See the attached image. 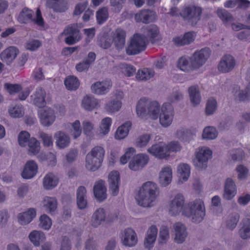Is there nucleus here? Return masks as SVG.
<instances>
[{"instance_id": "1", "label": "nucleus", "mask_w": 250, "mask_h": 250, "mask_svg": "<svg viewBox=\"0 0 250 250\" xmlns=\"http://www.w3.org/2000/svg\"><path fill=\"white\" fill-rule=\"evenodd\" d=\"M185 198L181 194H177L171 200L169 207V213L177 215L182 211V214L189 218L193 223L202 222L206 215V208L203 201L196 199L188 204L184 208Z\"/></svg>"}, {"instance_id": "2", "label": "nucleus", "mask_w": 250, "mask_h": 250, "mask_svg": "<svg viewBox=\"0 0 250 250\" xmlns=\"http://www.w3.org/2000/svg\"><path fill=\"white\" fill-rule=\"evenodd\" d=\"M159 194V188L155 183L147 182L144 183L136 196L138 204L143 207L154 206Z\"/></svg>"}, {"instance_id": "3", "label": "nucleus", "mask_w": 250, "mask_h": 250, "mask_svg": "<svg viewBox=\"0 0 250 250\" xmlns=\"http://www.w3.org/2000/svg\"><path fill=\"white\" fill-rule=\"evenodd\" d=\"M136 113L142 118L148 116L151 119L156 120L159 117L160 104L156 101L142 98L137 104Z\"/></svg>"}, {"instance_id": "4", "label": "nucleus", "mask_w": 250, "mask_h": 250, "mask_svg": "<svg viewBox=\"0 0 250 250\" xmlns=\"http://www.w3.org/2000/svg\"><path fill=\"white\" fill-rule=\"evenodd\" d=\"M146 46V39L144 35L135 34L125 49L128 55H135L144 51Z\"/></svg>"}, {"instance_id": "5", "label": "nucleus", "mask_w": 250, "mask_h": 250, "mask_svg": "<svg viewBox=\"0 0 250 250\" xmlns=\"http://www.w3.org/2000/svg\"><path fill=\"white\" fill-rule=\"evenodd\" d=\"M202 8L195 6H189L184 8L180 13V16L192 26L197 25L201 20Z\"/></svg>"}, {"instance_id": "6", "label": "nucleus", "mask_w": 250, "mask_h": 250, "mask_svg": "<svg viewBox=\"0 0 250 250\" xmlns=\"http://www.w3.org/2000/svg\"><path fill=\"white\" fill-rule=\"evenodd\" d=\"M210 53L211 51L208 47L195 51L189 58L192 68L197 69L202 66L209 58Z\"/></svg>"}, {"instance_id": "7", "label": "nucleus", "mask_w": 250, "mask_h": 250, "mask_svg": "<svg viewBox=\"0 0 250 250\" xmlns=\"http://www.w3.org/2000/svg\"><path fill=\"white\" fill-rule=\"evenodd\" d=\"M33 14L34 12L32 10L25 7L20 13L18 20L20 22L23 23H27L32 21L39 26H43L44 21L40 10L39 9L37 10L36 17L35 19H33Z\"/></svg>"}, {"instance_id": "8", "label": "nucleus", "mask_w": 250, "mask_h": 250, "mask_svg": "<svg viewBox=\"0 0 250 250\" xmlns=\"http://www.w3.org/2000/svg\"><path fill=\"white\" fill-rule=\"evenodd\" d=\"M212 151L207 147L199 148L196 153V157L193 163L199 170L206 169L208 167V161L211 158Z\"/></svg>"}, {"instance_id": "9", "label": "nucleus", "mask_w": 250, "mask_h": 250, "mask_svg": "<svg viewBox=\"0 0 250 250\" xmlns=\"http://www.w3.org/2000/svg\"><path fill=\"white\" fill-rule=\"evenodd\" d=\"M174 116V109L171 104L165 103L161 109V113H159V121L161 125L164 127H167L171 124Z\"/></svg>"}, {"instance_id": "10", "label": "nucleus", "mask_w": 250, "mask_h": 250, "mask_svg": "<svg viewBox=\"0 0 250 250\" xmlns=\"http://www.w3.org/2000/svg\"><path fill=\"white\" fill-rule=\"evenodd\" d=\"M62 35L67 36L65 42L68 45H73L81 39L79 30L74 25H71L66 28Z\"/></svg>"}, {"instance_id": "11", "label": "nucleus", "mask_w": 250, "mask_h": 250, "mask_svg": "<svg viewBox=\"0 0 250 250\" xmlns=\"http://www.w3.org/2000/svg\"><path fill=\"white\" fill-rule=\"evenodd\" d=\"M121 238L123 244L129 247H134L138 241L135 231L130 228L126 229L121 232Z\"/></svg>"}, {"instance_id": "12", "label": "nucleus", "mask_w": 250, "mask_h": 250, "mask_svg": "<svg viewBox=\"0 0 250 250\" xmlns=\"http://www.w3.org/2000/svg\"><path fill=\"white\" fill-rule=\"evenodd\" d=\"M149 157L146 154H139L134 156L129 163L130 169L137 171L142 169L146 165Z\"/></svg>"}, {"instance_id": "13", "label": "nucleus", "mask_w": 250, "mask_h": 250, "mask_svg": "<svg viewBox=\"0 0 250 250\" xmlns=\"http://www.w3.org/2000/svg\"><path fill=\"white\" fill-rule=\"evenodd\" d=\"M235 64L236 61L234 58L230 55H226L222 58L218 68L220 72L228 73L234 69Z\"/></svg>"}, {"instance_id": "14", "label": "nucleus", "mask_w": 250, "mask_h": 250, "mask_svg": "<svg viewBox=\"0 0 250 250\" xmlns=\"http://www.w3.org/2000/svg\"><path fill=\"white\" fill-rule=\"evenodd\" d=\"M19 50L14 46H10L4 50L0 54V60L7 65L13 62L19 54Z\"/></svg>"}, {"instance_id": "15", "label": "nucleus", "mask_w": 250, "mask_h": 250, "mask_svg": "<svg viewBox=\"0 0 250 250\" xmlns=\"http://www.w3.org/2000/svg\"><path fill=\"white\" fill-rule=\"evenodd\" d=\"M40 117L41 124L45 126L51 125L55 120L54 111L50 108H45L40 111Z\"/></svg>"}, {"instance_id": "16", "label": "nucleus", "mask_w": 250, "mask_h": 250, "mask_svg": "<svg viewBox=\"0 0 250 250\" xmlns=\"http://www.w3.org/2000/svg\"><path fill=\"white\" fill-rule=\"evenodd\" d=\"M120 174L117 171L111 172L108 175L109 188L113 196H116L119 192Z\"/></svg>"}, {"instance_id": "17", "label": "nucleus", "mask_w": 250, "mask_h": 250, "mask_svg": "<svg viewBox=\"0 0 250 250\" xmlns=\"http://www.w3.org/2000/svg\"><path fill=\"white\" fill-rule=\"evenodd\" d=\"M38 165L33 160H29L25 164L21 176L23 179H29L33 178L37 173Z\"/></svg>"}, {"instance_id": "18", "label": "nucleus", "mask_w": 250, "mask_h": 250, "mask_svg": "<svg viewBox=\"0 0 250 250\" xmlns=\"http://www.w3.org/2000/svg\"><path fill=\"white\" fill-rule=\"evenodd\" d=\"M93 189L94 196L97 201L103 202L106 199V188L104 181L99 180L96 182Z\"/></svg>"}, {"instance_id": "19", "label": "nucleus", "mask_w": 250, "mask_h": 250, "mask_svg": "<svg viewBox=\"0 0 250 250\" xmlns=\"http://www.w3.org/2000/svg\"><path fill=\"white\" fill-rule=\"evenodd\" d=\"M175 231L174 241L177 244L183 243L188 236V232L184 225L180 222H177L173 225Z\"/></svg>"}, {"instance_id": "20", "label": "nucleus", "mask_w": 250, "mask_h": 250, "mask_svg": "<svg viewBox=\"0 0 250 250\" xmlns=\"http://www.w3.org/2000/svg\"><path fill=\"white\" fill-rule=\"evenodd\" d=\"M167 146L162 144H157L152 145L148 148L147 151L150 154L159 158V159L167 158L169 156L167 153Z\"/></svg>"}, {"instance_id": "21", "label": "nucleus", "mask_w": 250, "mask_h": 250, "mask_svg": "<svg viewBox=\"0 0 250 250\" xmlns=\"http://www.w3.org/2000/svg\"><path fill=\"white\" fill-rule=\"evenodd\" d=\"M195 36V35L193 32H188L183 36L175 37L173 39V42L177 46L188 45L194 41Z\"/></svg>"}, {"instance_id": "22", "label": "nucleus", "mask_w": 250, "mask_h": 250, "mask_svg": "<svg viewBox=\"0 0 250 250\" xmlns=\"http://www.w3.org/2000/svg\"><path fill=\"white\" fill-rule=\"evenodd\" d=\"M111 85V83L109 81L97 82L92 84L91 89L92 92L96 94H105L108 91Z\"/></svg>"}, {"instance_id": "23", "label": "nucleus", "mask_w": 250, "mask_h": 250, "mask_svg": "<svg viewBox=\"0 0 250 250\" xmlns=\"http://www.w3.org/2000/svg\"><path fill=\"white\" fill-rule=\"evenodd\" d=\"M135 19L137 22L148 23L156 19L155 13L149 10H143L135 15Z\"/></svg>"}, {"instance_id": "24", "label": "nucleus", "mask_w": 250, "mask_h": 250, "mask_svg": "<svg viewBox=\"0 0 250 250\" xmlns=\"http://www.w3.org/2000/svg\"><path fill=\"white\" fill-rule=\"evenodd\" d=\"M125 31L121 28H117L114 33L112 42L117 49H122L125 42Z\"/></svg>"}, {"instance_id": "25", "label": "nucleus", "mask_w": 250, "mask_h": 250, "mask_svg": "<svg viewBox=\"0 0 250 250\" xmlns=\"http://www.w3.org/2000/svg\"><path fill=\"white\" fill-rule=\"evenodd\" d=\"M56 146L60 149H64L68 147L70 143V138L68 135L62 131H58L54 134Z\"/></svg>"}, {"instance_id": "26", "label": "nucleus", "mask_w": 250, "mask_h": 250, "mask_svg": "<svg viewBox=\"0 0 250 250\" xmlns=\"http://www.w3.org/2000/svg\"><path fill=\"white\" fill-rule=\"evenodd\" d=\"M236 194V185L232 179H226L224 187V198L226 200H231Z\"/></svg>"}, {"instance_id": "27", "label": "nucleus", "mask_w": 250, "mask_h": 250, "mask_svg": "<svg viewBox=\"0 0 250 250\" xmlns=\"http://www.w3.org/2000/svg\"><path fill=\"white\" fill-rule=\"evenodd\" d=\"M45 96L46 93L42 88H37L35 93L31 96L33 104L39 108L44 107L46 104Z\"/></svg>"}, {"instance_id": "28", "label": "nucleus", "mask_w": 250, "mask_h": 250, "mask_svg": "<svg viewBox=\"0 0 250 250\" xmlns=\"http://www.w3.org/2000/svg\"><path fill=\"white\" fill-rule=\"evenodd\" d=\"M36 216L35 209L30 208L26 211L20 213L18 215L19 223L21 225H25L30 223Z\"/></svg>"}, {"instance_id": "29", "label": "nucleus", "mask_w": 250, "mask_h": 250, "mask_svg": "<svg viewBox=\"0 0 250 250\" xmlns=\"http://www.w3.org/2000/svg\"><path fill=\"white\" fill-rule=\"evenodd\" d=\"M157 234V229L155 226H151L147 231L146 236L144 241L145 247L149 250L153 246Z\"/></svg>"}, {"instance_id": "30", "label": "nucleus", "mask_w": 250, "mask_h": 250, "mask_svg": "<svg viewBox=\"0 0 250 250\" xmlns=\"http://www.w3.org/2000/svg\"><path fill=\"white\" fill-rule=\"evenodd\" d=\"M77 205L80 209L87 207L86 189L83 186H80L77 189Z\"/></svg>"}, {"instance_id": "31", "label": "nucleus", "mask_w": 250, "mask_h": 250, "mask_svg": "<svg viewBox=\"0 0 250 250\" xmlns=\"http://www.w3.org/2000/svg\"><path fill=\"white\" fill-rule=\"evenodd\" d=\"M48 6L56 12H64L68 9L66 0H47Z\"/></svg>"}, {"instance_id": "32", "label": "nucleus", "mask_w": 250, "mask_h": 250, "mask_svg": "<svg viewBox=\"0 0 250 250\" xmlns=\"http://www.w3.org/2000/svg\"><path fill=\"white\" fill-rule=\"evenodd\" d=\"M102 162L98 158L88 153L86 156L85 166L88 170L94 171L100 167Z\"/></svg>"}, {"instance_id": "33", "label": "nucleus", "mask_w": 250, "mask_h": 250, "mask_svg": "<svg viewBox=\"0 0 250 250\" xmlns=\"http://www.w3.org/2000/svg\"><path fill=\"white\" fill-rule=\"evenodd\" d=\"M194 135L191 129L184 127L179 128L176 132V137L183 142L189 143L193 139Z\"/></svg>"}, {"instance_id": "34", "label": "nucleus", "mask_w": 250, "mask_h": 250, "mask_svg": "<svg viewBox=\"0 0 250 250\" xmlns=\"http://www.w3.org/2000/svg\"><path fill=\"white\" fill-rule=\"evenodd\" d=\"M172 179V170L170 167H165L162 169L159 173V183L163 187L169 185Z\"/></svg>"}, {"instance_id": "35", "label": "nucleus", "mask_w": 250, "mask_h": 250, "mask_svg": "<svg viewBox=\"0 0 250 250\" xmlns=\"http://www.w3.org/2000/svg\"><path fill=\"white\" fill-rule=\"evenodd\" d=\"M28 238L35 247H39L46 239L45 235L42 231L36 230L31 231L29 234Z\"/></svg>"}, {"instance_id": "36", "label": "nucleus", "mask_w": 250, "mask_h": 250, "mask_svg": "<svg viewBox=\"0 0 250 250\" xmlns=\"http://www.w3.org/2000/svg\"><path fill=\"white\" fill-rule=\"evenodd\" d=\"M105 219V214L104 208H99L94 212L91 219V225L93 227L97 228L100 226L102 223L104 221Z\"/></svg>"}, {"instance_id": "37", "label": "nucleus", "mask_w": 250, "mask_h": 250, "mask_svg": "<svg viewBox=\"0 0 250 250\" xmlns=\"http://www.w3.org/2000/svg\"><path fill=\"white\" fill-rule=\"evenodd\" d=\"M58 183V178L52 173L47 174L43 179V187L47 190L54 188L57 186Z\"/></svg>"}, {"instance_id": "38", "label": "nucleus", "mask_w": 250, "mask_h": 250, "mask_svg": "<svg viewBox=\"0 0 250 250\" xmlns=\"http://www.w3.org/2000/svg\"><path fill=\"white\" fill-rule=\"evenodd\" d=\"M190 100L193 106L199 104L201 102V96L197 85L191 86L188 89Z\"/></svg>"}, {"instance_id": "39", "label": "nucleus", "mask_w": 250, "mask_h": 250, "mask_svg": "<svg viewBox=\"0 0 250 250\" xmlns=\"http://www.w3.org/2000/svg\"><path fill=\"white\" fill-rule=\"evenodd\" d=\"M242 227L239 230V234L241 238L247 239L250 238V219L244 218L241 222Z\"/></svg>"}, {"instance_id": "40", "label": "nucleus", "mask_w": 250, "mask_h": 250, "mask_svg": "<svg viewBox=\"0 0 250 250\" xmlns=\"http://www.w3.org/2000/svg\"><path fill=\"white\" fill-rule=\"evenodd\" d=\"M82 106L85 110L90 111L99 106V102L92 96H86L83 100Z\"/></svg>"}, {"instance_id": "41", "label": "nucleus", "mask_w": 250, "mask_h": 250, "mask_svg": "<svg viewBox=\"0 0 250 250\" xmlns=\"http://www.w3.org/2000/svg\"><path fill=\"white\" fill-rule=\"evenodd\" d=\"M131 125V122H126L124 124L119 126L116 132L115 135V138L121 140L127 136Z\"/></svg>"}, {"instance_id": "42", "label": "nucleus", "mask_w": 250, "mask_h": 250, "mask_svg": "<svg viewBox=\"0 0 250 250\" xmlns=\"http://www.w3.org/2000/svg\"><path fill=\"white\" fill-rule=\"evenodd\" d=\"M216 13L225 24L230 23L233 21V17L232 15L225 9H218Z\"/></svg>"}, {"instance_id": "43", "label": "nucleus", "mask_w": 250, "mask_h": 250, "mask_svg": "<svg viewBox=\"0 0 250 250\" xmlns=\"http://www.w3.org/2000/svg\"><path fill=\"white\" fill-rule=\"evenodd\" d=\"M240 216L237 212H233L229 215L226 221V227L230 230H233L237 226L239 220Z\"/></svg>"}, {"instance_id": "44", "label": "nucleus", "mask_w": 250, "mask_h": 250, "mask_svg": "<svg viewBox=\"0 0 250 250\" xmlns=\"http://www.w3.org/2000/svg\"><path fill=\"white\" fill-rule=\"evenodd\" d=\"M28 154L30 155H35L38 154L40 150V143L35 138L30 139L28 143Z\"/></svg>"}, {"instance_id": "45", "label": "nucleus", "mask_w": 250, "mask_h": 250, "mask_svg": "<svg viewBox=\"0 0 250 250\" xmlns=\"http://www.w3.org/2000/svg\"><path fill=\"white\" fill-rule=\"evenodd\" d=\"M43 204L45 209L49 212L54 211L57 208V202L55 198L45 197Z\"/></svg>"}, {"instance_id": "46", "label": "nucleus", "mask_w": 250, "mask_h": 250, "mask_svg": "<svg viewBox=\"0 0 250 250\" xmlns=\"http://www.w3.org/2000/svg\"><path fill=\"white\" fill-rule=\"evenodd\" d=\"M154 75V72L150 69L145 68L141 70H138L136 75V79L139 81H146Z\"/></svg>"}, {"instance_id": "47", "label": "nucleus", "mask_w": 250, "mask_h": 250, "mask_svg": "<svg viewBox=\"0 0 250 250\" xmlns=\"http://www.w3.org/2000/svg\"><path fill=\"white\" fill-rule=\"evenodd\" d=\"M64 84L68 90H76L79 86L80 83L76 77L70 76L65 79Z\"/></svg>"}, {"instance_id": "48", "label": "nucleus", "mask_w": 250, "mask_h": 250, "mask_svg": "<svg viewBox=\"0 0 250 250\" xmlns=\"http://www.w3.org/2000/svg\"><path fill=\"white\" fill-rule=\"evenodd\" d=\"M112 42V40L110 37L105 33H104L98 40V45L103 49L109 48Z\"/></svg>"}, {"instance_id": "49", "label": "nucleus", "mask_w": 250, "mask_h": 250, "mask_svg": "<svg viewBox=\"0 0 250 250\" xmlns=\"http://www.w3.org/2000/svg\"><path fill=\"white\" fill-rule=\"evenodd\" d=\"M122 103L119 100H112L107 103L105 105V110L110 113L119 111L121 107Z\"/></svg>"}, {"instance_id": "50", "label": "nucleus", "mask_w": 250, "mask_h": 250, "mask_svg": "<svg viewBox=\"0 0 250 250\" xmlns=\"http://www.w3.org/2000/svg\"><path fill=\"white\" fill-rule=\"evenodd\" d=\"M190 167L187 164H180L178 167V172L181 178L186 181L190 174Z\"/></svg>"}, {"instance_id": "51", "label": "nucleus", "mask_w": 250, "mask_h": 250, "mask_svg": "<svg viewBox=\"0 0 250 250\" xmlns=\"http://www.w3.org/2000/svg\"><path fill=\"white\" fill-rule=\"evenodd\" d=\"M217 136V131L216 129L211 126L205 128L202 134V137L204 139L213 140Z\"/></svg>"}, {"instance_id": "52", "label": "nucleus", "mask_w": 250, "mask_h": 250, "mask_svg": "<svg viewBox=\"0 0 250 250\" xmlns=\"http://www.w3.org/2000/svg\"><path fill=\"white\" fill-rule=\"evenodd\" d=\"M178 66L185 71H188L190 68L192 69L189 58L186 56H183L179 59Z\"/></svg>"}, {"instance_id": "53", "label": "nucleus", "mask_w": 250, "mask_h": 250, "mask_svg": "<svg viewBox=\"0 0 250 250\" xmlns=\"http://www.w3.org/2000/svg\"><path fill=\"white\" fill-rule=\"evenodd\" d=\"M40 223L39 228L44 230H49L52 226V221L51 219L46 214H43L41 216L39 219Z\"/></svg>"}, {"instance_id": "54", "label": "nucleus", "mask_w": 250, "mask_h": 250, "mask_svg": "<svg viewBox=\"0 0 250 250\" xmlns=\"http://www.w3.org/2000/svg\"><path fill=\"white\" fill-rule=\"evenodd\" d=\"M111 123V119L106 117L102 120L100 126L99 134L105 135L109 131Z\"/></svg>"}, {"instance_id": "55", "label": "nucleus", "mask_w": 250, "mask_h": 250, "mask_svg": "<svg viewBox=\"0 0 250 250\" xmlns=\"http://www.w3.org/2000/svg\"><path fill=\"white\" fill-rule=\"evenodd\" d=\"M217 103L214 98H209L207 103L206 107V114L207 115H210L214 113L217 109Z\"/></svg>"}, {"instance_id": "56", "label": "nucleus", "mask_w": 250, "mask_h": 250, "mask_svg": "<svg viewBox=\"0 0 250 250\" xmlns=\"http://www.w3.org/2000/svg\"><path fill=\"white\" fill-rule=\"evenodd\" d=\"M159 34V30L158 27L152 24L148 27L146 29V36L145 37L146 39V41L147 40H149L151 42L152 40L157 36Z\"/></svg>"}, {"instance_id": "57", "label": "nucleus", "mask_w": 250, "mask_h": 250, "mask_svg": "<svg viewBox=\"0 0 250 250\" xmlns=\"http://www.w3.org/2000/svg\"><path fill=\"white\" fill-rule=\"evenodd\" d=\"M108 17V11L105 7L99 9L96 12V18L99 24H102L105 21Z\"/></svg>"}, {"instance_id": "58", "label": "nucleus", "mask_w": 250, "mask_h": 250, "mask_svg": "<svg viewBox=\"0 0 250 250\" xmlns=\"http://www.w3.org/2000/svg\"><path fill=\"white\" fill-rule=\"evenodd\" d=\"M39 137L41 139L44 146L49 147L52 146L53 140L51 135L43 132H40L39 133Z\"/></svg>"}, {"instance_id": "59", "label": "nucleus", "mask_w": 250, "mask_h": 250, "mask_svg": "<svg viewBox=\"0 0 250 250\" xmlns=\"http://www.w3.org/2000/svg\"><path fill=\"white\" fill-rule=\"evenodd\" d=\"M71 133L74 139L79 137L82 133V129L81 128L80 122L79 120H76L74 123L71 124Z\"/></svg>"}, {"instance_id": "60", "label": "nucleus", "mask_w": 250, "mask_h": 250, "mask_svg": "<svg viewBox=\"0 0 250 250\" xmlns=\"http://www.w3.org/2000/svg\"><path fill=\"white\" fill-rule=\"evenodd\" d=\"M120 67L123 73L128 77L132 76L136 71V69L133 65L125 63H121Z\"/></svg>"}, {"instance_id": "61", "label": "nucleus", "mask_w": 250, "mask_h": 250, "mask_svg": "<svg viewBox=\"0 0 250 250\" xmlns=\"http://www.w3.org/2000/svg\"><path fill=\"white\" fill-rule=\"evenodd\" d=\"M160 242L166 243L169 238V229L166 226H162L159 232Z\"/></svg>"}, {"instance_id": "62", "label": "nucleus", "mask_w": 250, "mask_h": 250, "mask_svg": "<svg viewBox=\"0 0 250 250\" xmlns=\"http://www.w3.org/2000/svg\"><path fill=\"white\" fill-rule=\"evenodd\" d=\"M30 139V134L28 132L25 131L21 132L18 136L19 145L22 147L25 146Z\"/></svg>"}, {"instance_id": "63", "label": "nucleus", "mask_w": 250, "mask_h": 250, "mask_svg": "<svg viewBox=\"0 0 250 250\" xmlns=\"http://www.w3.org/2000/svg\"><path fill=\"white\" fill-rule=\"evenodd\" d=\"M89 153L103 161L105 151L103 147L101 146H96L93 147Z\"/></svg>"}, {"instance_id": "64", "label": "nucleus", "mask_w": 250, "mask_h": 250, "mask_svg": "<svg viewBox=\"0 0 250 250\" xmlns=\"http://www.w3.org/2000/svg\"><path fill=\"white\" fill-rule=\"evenodd\" d=\"M150 136L148 134H143L140 136L136 140L137 146L142 147L146 146L150 140Z\"/></svg>"}]
</instances>
